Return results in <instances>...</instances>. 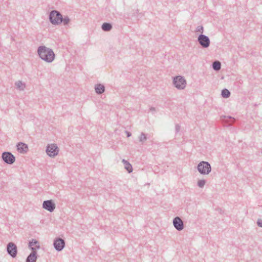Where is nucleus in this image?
<instances>
[{"mask_svg":"<svg viewBox=\"0 0 262 262\" xmlns=\"http://www.w3.org/2000/svg\"><path fill=\"white\" fill-rule=\"evenodd\" d=\"M206 183L205 180H200L198 181V186L200 188H203Z\"/></svg>","mask_w":262,"mask_h":262,"instance_id":"nucleus-24","label":"nucleus"},{"mask_svg":"<svg viewBox=\"0 0 262 262\" xmlns=\"http://www.w3.org/2000/svg\"><path fill=\"white\" fill-rule=\"evenodd\" d=\"M37 258V251H32L27 256L26 262H36Z\"/></svg>","mask_w":262,"mask_h":262,"instance_id":"nucleus-14","label":"nucleus"},{"mask_svg":"<svg viewBox=\"0 0 262 262\" xmlns=\"http://www.w3.org/2000/svg\"><path fill=\"white\" fill-rule=\"evenodd\" d=\"M42 208L50 212H52L55 209V204L52 200L44 201Z\"/></svg>","mask_w":262,"mask_h":262,"instance_id":"nucleus-11","label":"nucleus"},{"mask_svg":"<svg viewBox=\"0 0 262 262\" xmlns=\"http://www.w3.org/2000/svg\"><path fill=\"white\" fill-rule=\"evenodd\" d=\"M17 89L20 91L24 90L25 88V84L23 83L21 81H16L15 83Z\"/></svg>","mask_w":262,"mask_h":262,"instance_id":"nucleus-22","label":"nucleus"},{"mask_svg":"<svg viewBox=\"0 0 262 262\" xmlns=\"http://www.w3.org/2000/svg\"><path fill=\"white\" fill-rule=\"evenodd\" d=\"M113 28L112 25L110 23H104L101 26V29L103 31L108 32L111 31Z\"/></svg>","mask_w":262,"mask_h":262,"instance_id":"nucleus-16","label":"nucleus"},{"mask_svg":"<svg viewBox=\"0 0 262 262\" xmlns=\"http://www.w3.org/2000/svg\"><path fill=\"white\" fill-rule=\"evenodd\" d=\"M173 225L178 231H182L184 227V222L179 216L173 218L172 221Z\"/></svg>","mask_w":262,"mask_h":262,"instance_id":"nucleus-10","label":"nucleus"},{"mask_svg":"<svg viewBox=\"0 0 262 262\" xmlns=\"http://www.w3.org/2000/svg\"><path fill=\"white\" fill-rule=\"evenodd\" d=\"M230 92L227 89H224L221 92V95L224 98H228L230 96Z\"/></svg>","mask_w":262,"mask_h":262,"instance_id":"nucleus-19","label":"nucleus"},{"mask_svg":"<svg viewBox=\"0 0 262 262\" xmlns=\"http://www.w3.org/2000/svg\"><path fill=\"white\" fill-rule=\"evenodd\" d=\"M70 21V19L69 16H64V17H63V16L62 15V18L60 20V24L62 23L63 25L66 26L69 24Z\"/></svg>","mask_w":262,"mask_h":262,"instance_id":"nucleus-21","label":"nucleus"},{"mask_svg":"<svg viewBox=\"0 0 262 262\" xmlns=\"http://www.w3.org/2000/svg\"><path fill=\"white\" fill-rule=\"evenodd\" d=\"M125 134L126 135L127 137H130L132 136L131 133L128 132V131H127V130H126L125 132Z\"/></svg>","mask_w":262,"mask_h":262,"instance_id":"nucleus-28","label":"nucleus"},{"mask_svg":"<svg viewBox=\"0 0 262 262\" xmlns=\"http://www.w3.org/2000/svg\"><path fill=\"white\" fill-rule=\"evenodd\" d=\"M197 169L201 174L206 175L211 172V166L208 162L201 161L198 164Z\"/></svg>","mask_w":262,"mask_h":262,"instance_id":"nucleus-3","label":"nucleus"},{"mask_svg":"<svg viewBox=\"0 0 262 262\" xmlns=\"http://www.w3.org/2000/svg\"><path fill=\"white\" fill-rule=\"evenodd\" d=\"M257 224L259 227H262V220H258L257 221Z\"/></svg>","mask_w":262,"mask_h":262,"instance_id":"nucleus-27","label":"nucleus"},{"mask_svg":"<svg viewBox=\"0 0 262 262\" xmlns=\"http://www.w3.org/2000/svg\"><path fill=\"white\" fill-rule=\"evenodd\" d=\"M150 111L151 112H155L156 111V108L155 107H151L150 108Z\"/></svg>","mask_w":262,"mask_h":262,"instance_id":"nucleus-29","label":"nucleus"},{"mask_svg":"<svg viewBox=\"0 0 262 262\" xmlns=\"http://www.w3.org/2000/svg\"><path fill=\"white\" fill-rule=\"evenodd\" d=\"M181 129V126L178 124H177L175 126L176 132L178 133Z\"/></svg>","mask_w":262,"mask_h":262,"instance_id":"nucleus-26","label":"nucleus"},{"mask_svg":"<svg viewBox=\"0 0 262 262\" xmlns=\"http://www.w3.org/2000/svg\"><path fill=\"white\" fill-rule=\"evenodd\" d=\"M2 160L7 164L11 165L15 161V156L9 151H5L2 155Z\"/></svg>","mask_w":262,"mask_h":262,"instance_id":"nucleus-5","label":"nucleus"},{"mask_svg":"<svg viewBox=\"0 0 262 262\" xmlns=\"http://www.w3.org/2000/svg\"><path fill=\"white\" fill-rule=\"evenodd\" d=\"M122 162L124 164L125 169L128 171V173H130L133 171V167L132 165L125 159L122 160Z\"/></svg>","mask_w":262,"mask_h":262,"instance_id":"nucleus-17","label":"nucleus"},{"mask_svg":"<svg viewBox=\"0 0 262 262\" xmlns=\"http://www.w3.org/2000/svg\"><path fill=\"white\" fill-rule=\"evenodd\" d=\"M198 41L203 48H207L209 47L210 44L209 38L203 34H201L199 35L198 37Z\"/></svg>","mask_w":262,"mask_h":262,"instance_id":"nucleus-6","label":"nucleus"},{"mask_svg":"<svg viewBox=\"0 0 262 262\" xmlns=\"http://www.w3.org/2000/svg\"><path fill=\"white\" fill-rule=\"evenodd\" d=\"M7 251L8 253L12 257L14 258L16 256L17 253V249L16 245L10 242L8 243L7 246Z\"/></svg>","mask_w":262,"mask_h":262,"instance_id":"nucleus-9","label":"nucleus"},{"mask_svg":"<svg viewBox=\"0 0 262 262\" xmlns=\"http://www.w3.org/2000/svg\"><path fill=\"white\" fill-rule=\"evenodd\" d=\"M147 134L142 132L139 137V141L142 144H143L144 142L147 139Z\"/></svg>","mask_w":262,"mask_h":262,"instance_id":"nucleus-20","label":"nucleus"},{"mask_svg":"<svg viewBox=\"0 0 262 262\" xmlns=\"http://www.w3.org/2000/svg\"><path fill=\"white\" fill-rule=\"evenodd\" d=\"M28 247L32 251H36L40 248L39 242L35 239H32L29 242Z\"/></svg>","mask_w":262,"mask_h":262,"instance_id":"nucleus-12","label":"nucleus"},{"mask_svg":"<svg viewBox=\"0 0 262 262\" xmlns=\"http://www.w3.org/2000/svg\"><path fill=\"white\" fill-rule=\"evenodd\" d=\"M39 57L47 62H52L55 58V54L52 49L45 46H40L37 49Z\"/></svg>","mask_w":262,"mask_h":262,"instance_id":"nucleus-1","label":"nucleus"},{"mask_svg":"<svg viewBox=\"0 0 262 262\" xmlns=\"http://www.w3.org/2000/svg\"><path fill=\"white\" fill-rule=\"evenodd\" d=\"M53 245L56 251H61L65 247V241L60 237H57L54 241Z\"/></svg>","mask_w":262,"mask_h":262,"instance_id":"nucleus-8","label":"nucleus"},{"mask_svg":"<svg viewBox=\"0 0 262 262\" xmlns=\"http://www.w3.org/2000/svg\"><path fill=\"white\" fill-rule=\"evenodd\" d=\"M94 88L96 93L98 95H100L105 92V86L101 83L95 84Z\"/></svg>","mask_w":262,"mask_h":262,"instance_id":"nucleus-15","label":"nucleus"},{"mask_svg":"<svg viewBox=\"0 0 262 262\" xmlns=\"http://www.w3.org/2000/svg\"><path fill=\"white\" fill-rule=\"evenodd\" d=\"M196 32H201V34H203L204 31V28L202 26H199L196 28Z\"/></svg>","mask_w":262,"mask_h":262,"instance_id":"nucleus-25","label":"nucleus"},{"mask_svg":"<svg viewBox=\"0 0 262 262\" xmlns=\"http://www.w3.org/2000/svg\"><path fill=\"white\" fill-rule=\"evenodd\" d=\"M59 149L55 144L48 145L46 148V152L50 157H54L58 155Z\"/></svg>","mask_w":262,"mask_h":262,"instance_id":"nucleus-7","label":"nucleus"},{"mask_svg":"<svg viewBox=\"0 0 262 262\" xmlns=\"http://www.w3.org/2000/svg\"><path fill=\"white\" fill-rule=\"evenodd\" d=\"M16 147L17 151L21 154L26 153L28 149L27 144L23 142L18 143L16 145Z\"/></svg>","mask_w":262,"mask_h":262,"instance_id":"nucleus-13","label":"nucleus"},{"mask_svg":"<svg viewBox=\"0 0 262 262\" xmlns=\"http://www.w3.org/2000/svg\"><path fill=\"white\" fill-rule=\"evenodd\" d=\"M212 66L214 70L218 71L221 68V63L219 61L216 60L212 63Z\"/></svg>","mask_w":262,"mask_h":262,"instance_id":"nucleus-18","label":"nucleus"},{"mask_svg":"<svg viewBox=\"0 0 262 262\" xmlns=\"http://www.w3.org/2000/svg\"><path fill=\"white\" fill-rule=\"evenodd\" d=\"M173 84L178 90H183L186 87V81L182 76H177L173 78Z\"/></svg>","mask_w":262,"mask_h":262,"instance_id":"nucleus-4","label":"nucleus"},{"mask_svg":"<svg viewBox=\"0 0 262 262\" xmlns=\"http://www.w3.org/2000/svg\"><path fill=\"white\" fill-rule=\"evenodd\" d=\"M62 15L61 13L58 11L55 10H52L50 12L49 15V20L51 23L54 25H60Z\"/></svg>","mask_w":262,"mask_h":262,"instance_id":"nucleus-2","label":"nucleus"},{"mask_svg":"<svg viewBox=\"0 0 262 262\" xmlns=\"http://www.w3.org/2000/svg\"><path fill=\"white\" fill-rule=\"evenodd\" d=\"M225 118H227L226 121L229 124H232L235 122V119L230 116H227V117L225 116Z\"/></svg>","mask_w":262,"mask_h":262,"instance_id":"nucleus-23","label":"nucleus"}]
</instances>
